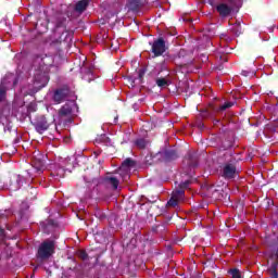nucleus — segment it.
Wrapping results in <instances>:
<instances>
[{"mask_svg": "<svg viewBox=\"0 0 278 278\" xmlns=\"http://www.w3.org/2000/svg\"><path fill=\"white\" fill-rule=\"evenodd\" d=\"M77 256L79 260H83V262H86V260H88V252H86V250H80L78 251Z\"/></svg>", "mask_w": 278, "mask_h": 278, "instance_id": "cd10ccee", "label": "nucleus"}, {"mask_svg": "<svg viewBox=\"0 0 278 278\" xmlns=\"http://www.w3.org/2000/svg\"><path fill=\"white\" fill-rule=\"evenodd\" d=\"M186 64H188V62H184V63H181V65H180V66H186Z\"/></svg>", "mask_w": 278, "mask_h": 278, "instance_id": "4c0bfd02", "label": "nucleus"}, {"mask_svg": "<svg viewBox=\"0 0 278 278\" xmlns=\"http://www.w3.org/2000/svg\"><path fill=\"white\" fill-rule=\"evenodd\" d=\"M229 108H233V102H225L220 106H215L214 112H216V114H220L222 112L229 110Z\"/></svg>", "mask_w": 278, "mask_h": 278, "instance_id": "f3484780", "label": "nucleus"}, {"mask_svg": "<svg viewBox=\"0 0 278 278\" xmlns=\"http://www.w3.org/2000/svg\"><path fill=\"white\" fill-rule=\"evenodd\" d=\"M220 177L226 180L236 179L238 177V169L235 162L224 163L220 167Z\"/></svg>", "mask_w": 278, "mask_h": 278, "instance_id": "39448f33", "label": "nucleus"}, {"mask_svg": "<svg viewBox=\"0 0 278 278\" xmlns=\"http://www.w3.org/2000/svg\"><path fill=\"white\" fill-rule=\"evenodd\" d=\"M75 110H77V104L74 101L63 104L58 112L59 118H66L67 123H73V114Z\"/></svg>", "mask_w": 278, "mask_h": 278, "instance_id": "20e7f679", "label": "nucleus"}, {"mask_svg": "<svg viewBox=\"0 0 278 278\" xmlns=\"http://www.w3.org/2000/svg\"><path fill=\"white\" fill-rule=\"evenodd\" d=\"M185 162L187 163V166H189V168H197V166H199V156L197 155V153L189 152L185 157Z\"/></svg>", "mask_w": 278, "mask_h": 278, "instance_id": "ddd939ff", "label": "nucleus"}, {"mask_svg": "<svg viewBox=\"0 0 278 278\" xmlns=\"http://www.w3.org/2000/svg\"><path fill=\"white\" fill-rule=\"evenodd\" d=\"M229 1V5H227L226 3H219L216 5V11L218 12L219 16H222V18H227V16H229L232 12V10H235L236 5H238V3H240V0H228Z\"/></svg>", "mask_w": 278, "mask_h": 278, "instance_id": "0eeeda50", "label": "nucleus"}, {"mask_svg": "<svg viewBox=\"0 0 278 278\" xmlns=\"http://www.w3.org/2000/svg\"><path fill=\"white\" fill-rule=\"evenodd\" d=\"M241 75H243V77H249V76L251 75V72L243 70V71L241 72Z\"/></svg>", "mask_w": 278, "mask_h": 278, "instance_id": "473e14b6", "label": "nucleus"}, {"mask_svg": "<svg viewBox=\"0 0 278 278\" xmlns=\"http://www.w3.org/2000/svg\"><path fill=\"white\" fill-rule=\"evenodd\" d=\"M128 9L130 12H138L140 10V0H130L128 2Z\"/></svg>", "mask_w": 278, "mask_h": 278, "instance_id": "6ab92c4d", "label": "nucleus"}, {"mask_svg": "<svg viewBox=\"0 0 278 278\" xmlns=\"http://www.w3.org/2000/svg\"><path fill=\"white\" fill-rule=\"evenodd\" d=\"M55 123V116L47 117L45 115H38L31 125L35 127L37 134H45Z\"/></svg>", "mask_w": 278, "mask_h": 278, "instance_id": "7ed1b4c3", "label": "nucleus"}, {"mask_svg": "<svg viewBox=\"0 0 278 278\" xmlns=\"http://www.w3.org/2000/svg\"><path fill=\"white\" fill-rule=\"evenodd\" d=\"M24 181H25V177H23L21 175H16L11 180V184H10L11 190H14V191L21 190V186H23Z\"/></svg>", "mask_w": 278, "mask_h": 278, "instance_id": "4468645a", "label": "nucleus"}, {"mask_svg": "<svg viewBox=\"0 0 278 278\" xmlns=\"http://www.w3.org/2000/svg\"><path fill=\"white\" fill-rule=\"evenodd\" d=\"M33 166L36 168L37 173H42L47 164V155L40 153V151H35L33 153Z\"/></svg>", "mask_w": 278, "mask_h": 278, "instance_id": "6e6552de", "label": "nucleus"}, {"mask_svg": "<svg viewBox=\"0 0 278 278\" xmlns=\"http://www.w3.org/2000/svg\"><path fill=\"white\" fill-rule=\"evenodd\" d=\"M186 195V191L184 189H176L175 191H173L172 197L174 199H177L179 201H184V197Z\"/></svg>", "mask_w": 278, "mask_h": 278, "instance_id": "4be33fe9", "label": "nucleus"}, {"mask_svg": "<svg viewBox=\"0 0 278 278\" xmlns=\"http://www.w3.org/2000/svg\"><path fill=\"white\" fill-rule=\"evenodd\" d=\"M0 238H5V229L0 228Z\"/></svg>", "mask_w": 278, "mask_h": 278, "instance_id": "72a5a7b5", "label": "nucleus"}, {"mask_svg": "<svg viewBox=\"0 0 278 278\" xmlns=\"http://www.w3.org/2000/svg\"><path fill=\"white\" fill-rule=\"evenodd\" d=\"M144 75H147V70H146V68H140V70L138 71V79H139L140 81H142V79H144Z\"/></svg>", "mask_w": 278, "mask_h": 278, "instance_id": "c756f323", "label": "nucleus"}, {"mask_svg": "<svg viewBox=\"0 0 278 278\" xmlns=\"http://www.w3.org/2000/svg\"><path fill=\"white\" fill-rule=\"evenodd\" d=\"M155 84L161 89L168 88V86L173 84V80H170V73L166 71L165 75L162 76V72H159L157 77L155 78Z\"/></svg>", "mask_w": 278, "mask_h": 278, "instance_id": "9d476101", "label": "nucleus"}, {"mask_svg": "<svg viewBox=\"0 0 278 278\" xmlns=\"http://www.w3.org/2000/svg\"><path fill=\"white\" fill-rule=\"evenodd\" d=\"M16 84H18V77L14 78L13 80V86H16Z\"/></svg>", "mask_w": 278, "mask_h": 278, "instance_id": "c9c22d12", "label": "nucleus"}, {"mask_svg": "<svg viewBox=\"0 0 278 278\" xmlns=\"http://www.w3.org/2000/svg\"><path fill=\"white\" fill-rule=\"evenodd\" d=\"M134 166H136V162L131 159H126L122 163V168H134Z\"/></svg>", "mask_w": 278, "mask_h": 278, "instance_id": "393cba45", "label": "nucleus"}, {"mask_svg": "<svg viewBox=\"0 0 278 278\" xmlns=\"http://www.w3.org/2000/svg\"><path fill=\"white\" fill-rule=\"evenodd\" d=\"M71 94V89L68 87H62L54 91L53 93V101L54 103H62L68 99V96Z\"/></svg>", "mask_w": 278, "mask_h": 278, "instance_id": "1a4fd4ad", "label": "nucleus"}, {"mask_svg": "<svg viewBox=\"0 0 278 278\" xmlns=\"http://www.w3.org/2000/svg\"><path fill=\"white\" fill-rule=\"evenodd\" d=\"M218 123H220V119H214L213 121V125H218Z\"/></svg>", "mask_w": 278, "mask_h": 278, "instance_id": "e433bc0d", "label": "nucleus"}, {"mask_svg": "<svg viewBox=\"0 0 278 278\" xmlns=\"http://www.w3.org/2000/svg\"><path fill=\"white\" fill-rule=\"evenodd\" d=\"M134 144L137 147V149H147L149 141H147L144 138H139L134 141Z\"/></svg>", "mask_w": 278, "mask_h": 278, "instance_id": "aec40b11", "label": "nucleus"}, {"mask_svg": "<svg viewBox=\"0 0 278 278\" xmlns=\"http://www.w3.org/2000/svg\"><path fill=\"white\" fill-rule=\"evenodd\" d=\"M190 184H192V181L190 180H186L184 182H180L179 184V189L180 190H184L186 192L187 188L190 186Z\"/></svg>", "mask_w": 278, "mask_h": 278, "instance_id": "c85d7f7f", "label": "nucleus"}, {"mask_svg": "<svg viewBox=\"0 0 278 278\" xmlns=\"http://www.w3.org/2000/svg\"><path fill=\"white\" fill-rule=\"evenodd\" d=\"M62 38H64V40H68V38H71V35L68 34V31H65L61 35L60 42H62Z\"/></svg>", "mask_w": 278, "mask_h": 278, "instance_id": "7c9ffc66", "label": "nucleus"}, {"mask_svg": "<svg viewBox=\"0 0 278 278\" xmlns=\"http://www.w3.org/2000/svg\"><path fill=\"white\" fill-rule=\"evenodd\" d=\"M159 155L163 162H175L179 157V152L175 149H166L159 152Z\"/></svg>", "mask_w": 278, "mask_h": 278, "instance_id": "9b49d317", "label": "nucleus"}, {"mask_svg": "<svg viewBox=\"0 0 278 278\" xmlns=\"http://www.w3.org/2000/svg\"><path fill=\"white\" fill-rule=\"evenodd\" d=\"M228 275H230L232 278H242V273H240V269L238 268L229 269Z\"/></svg>", "mask_w": 278, "mask_h": 278, "instance_id": "a878e982", "label": "nucleus"}, {"mask_svg": "<svg viewBox=\"0 0 278 278\" xmlns=\"http://www.w3.org/2000/svg\"><path fill=\"white\" fill-rule=\"evenodd\" d=\"M38 197V190L34 187H28L26 199L28 201H36Z\"/></svg>", "mask_w": 278, "mask_h": 278, "instance_id": "a211bd4d", "label": "nucleus"}, {"mask_svg": "<svg viewBox=\"0 0 278 278\" xmlns=\"http://www.w3.org/2000/svg\"><path fill=\"white\" fill-rule=\"evenodd\" d=\"M230 30L232 31V34H235V36H241L242 25L240 24V22H236L230 28Z\"/></svg>", "mask_w": 278, "mask_h": 278, "instance_id": "5701e85b", "label": "nucleus"}, {"mask_svg": "<svg viewBox=\"0 0 278 278\" xmlns=\"http://www.w3.org/2000/svg\"><path fill=\"white\" fill-rule=\"evenodd\" d=\"M35 64L39 65L34 77V86L36 92H38V90H42L49 84V68L53 66V56L49 54H37L35 56Z\"/></svg>", "mask_w": 278, "mask_h": 278, "instance_id": "f257e3e1", "label": "nucleus"}, {"mask_svg": "<svg viewBox=\"0 0 278 278\" xmlns=\"http://www.w3.org/2000/svg\"><path fill=\"white\" fill-rule=\"evenodd\" d=\"M54 253H55V241L46 240L41 242V244L39 245L36 257L41 262H47V260H50Z\"/></svg>", "mask_w": 278, "mask_h": 278, "instance_id": "f03ea898", "label": "nucleus"}, {"mask_svg": "<svg viewBox=\"0 0 278 278\" xmlns=\"http://www.w3.org/2000/svg\"><path fill=\"white\" fill-rule=\"evenodd\" d=\"M151 46V53H153V58H160L166 53V41L164 38H157L153 42L149 43Z\"/></svg>", "mask_w": 278, "mask_h": 278, "instance_id": "423d86ee", "label": "nucleus"}, {"mask_svg": "<svg viewBox=\"0 0 278 278\" xmlns=\"http://www.w3.org/2000/svg\"><path fill=\"white\" fill-rule=\"evenodd\" d=\"M270 260L273 261L270 266L267 268V273L270 278H278V254H271Z\"/></svg>", "mask_w": 278, "mask_h": 278, "instance_id": "f8f14e48", "label": "nucleus"}, {"mask_svg": "<svg viewBox=\"0 0 278 278\" xmlns=\"http://www.w3.org/2000/svg\"><path fill=\"white\" fill-rule=\"evenodd\" d=\"M160 229H161V231H163L164 228L161 227Z\"/></svg>", "mask_w": 278, "mask_h": 278, "instance_id": "58836bf2", "label": "nucleus"}, {"mask_svg": "<svg viewBox=\"0 0 278 278\" xmlns=\"http://www.w3.org/2000/svg\"><path fill=\"white\" fill-rule=\"evenodd\" d=\"M5 97H8V87L5 84L1 83L0 84V103L2 101H5Z\"/></svg>", "mask_w": 278, "mask_h": 278, "instance_id": "b1692460", "label": "nucleus"}, {"mask_svg": "<svg viewBox=\"0 0 278 278\" xmlns=\"http://www.w3.org/2000/svg\"><path fill=\"white\" fill-rule=\"evenodd\" d=\"M184 53H186V51L180 50L179 53H178V58H181V55H184Z\"/></svg>", "mask_w": 278, "mask_h": 278, "instance_id": "f704fd0d", "label": "nucleus"}, {"mask_svg": "<svg viewBox=\"0 0 278 278\" xmlns=\"http://www.w3.org/2000/svg\"><path fill=\"white\" fill-rule=\"evenodd\" d=\"M177 205H179V200H177L176 198H174L172 195V198L169 199V201H167V206L168 207H177Z\"/></svg>", "mask_w": 278, "mask_h": 278, "instance_id": "bb28decb", "label": "nucleus"}, {"mask_svg": "<svg viewBox=\"0 0 278 278\" xmlns=\"http://www.w3.org/2000/svg\"><path fill=\"white\" fill-rule=\"evenodd\" d=\"M207 194L208 197H211V199H214L215 201L220 200V191L216 190V188H214V186H211L207 188Z\"/></svg>", "mask_w": 278, "mask_h": 278, "instance_id": "dca6fc26", "label": "nucleus"}, {"mask_svg": "<svg viewBox=\"0 0 278 278\" xmlns=\"http://www.w3.org/2000/svg\"><path fill=\"white\" fill-rule=\"evenodd\" d=\"M106 182L109 184V186L112 187L113 190H118V185L121 184V181H118V178L109 177L106 178Z\"/></svg>", "mask_w": 278, "mask_h": 278, "instance_id": "412c9836", "label": "nucleus"}, {"mask_svg": "<svg viewBox=\"0 0 278 278\" xmlns=\"http://www.w3.org/2000/svg\"><path fill=\"white\" fill-rule=\"evenodd\" d=\"M89 5H90V0H79L78 2H76L74 10L78 14H84V11L88 10Z\"/></svg>", "mask_w": 278, "mask_h": 278, "instance_id": "2eb2a0df", "label": "nucleus"}, {"mask_svg": "<svg viewBox=\"0 0 278 278\" xmlns=\"http://www.w3.org/2000/svg\"><path fill=\"white\" fill-rule=\"evenodd\" d=\"M163 228L164 229V225H155V226H152V231L153 233H157V231H160V228Z\"/></svg>", "mask_w": 278, "mask_h": 278, "instance_id": "2f4dec72", "label": "nucleus"}]
</instances>
